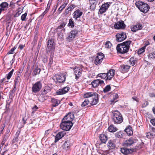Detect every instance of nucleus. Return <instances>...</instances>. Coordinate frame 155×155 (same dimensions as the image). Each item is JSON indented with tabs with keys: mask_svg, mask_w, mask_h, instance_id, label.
<instances>
[{
	"mask_svg": "<svg viewBox=\"0 0 155 155\" xmlns=\"http://www.w3.org/2000/svg\"><path fill=\"white\" fill-rule=\"evenodd\" d=\"M131 42V41H127L118 45L116 48L117 52L122 54L127 52Z\"/></svg>",
	"mask_w": 155,
	"mask_h": 155,
	"instance_id": "obj_1",
	"label": "nucleus"
},
{
	"mask_svg": "<svg viewBox=\"0 0 155 155\" xmlns=\"http://www.w3.org/2000/svg\"><path fill=\"white\" fill-rule=\"evenodd\" d=\"M98 94L95 92H87L84 95L85 98H91V105H95L98 102Z\"/></svg>",
	"mask_w": 155,
	"mask_h": 155,
	"instance_id": "obj_2",
	"label": "nucleus"
},
{
	"mask_svg": "<svg viewBox=\"0 0 155 155\" xmlns=\"http://www.w3.org/2000/svg\"><path fill=\"white\" fill-rule=\"evenodd\" d=\"M112 119L115 124H120L123 121L122 115L118 111H115L113 112Z\"/></svg>",
	"mask_w": 155,
	"mask_h": 155,
	"instance_id": "obj_3",
	"label": "nucleus"
},
{
	"mask_svg": "<svg viewBox=\"0 0 155 155\" xmlns=\"http://www.w3.org/2000/svg\"><path fill=\"white\" fill-rule=\"evenodd\" d=\"M136 4L139 9L144 13L147 12L149 9L148 5L142 1L137 2Z\"/></svg>",
	"mask_w": 155,
	"mask_h": 155,
	"instance_id": "obj_4",
	"label": "nucleus"
},
{
	"mask_svg": "<svg viewBox=\"0 0 155 155\" xmlns=\"http://www.w3.org/2000/svg\"><path fill=\"white\" fill-rule=\"evenodd\" d=\"M73 125V124L72 123H69L62 120L60 127L63 130L68 131L70 130Z\"/></svg>",
	"mask_w": 155,
	"mask_h": 155,
	"instance_id": "obj_5",
	"label": "nucleus"
},
{
	"mask_svg": "<svg viewBox=\"0 0 155 155\" xmlns=\"http://www.w3.org/2000/svg\"><path fill=\"white\" fill-rule=\"evenodd\" d=\"M55 48V45L53 39H51L48 40L46 48L47 52L53 51Z\"/></svg>",
	"mask_w": 155,
	"mask_h": 155,
	"instance_id": "obj_6",
	"label": "nucleus"
},
{
	"mask_svg": "<svg viewBox=\"0 0 155 155\" xmlns=\"http://www.w3.org/2000/svg\"><path fill=\"white\" fill-rule=\"evenodd\" d=\"M66 75L62 74L61 75H57L54 76L52 79L54 80H56L59 83H62L64 82L66 79Z\"/></svg>",
	"mask_w": 155,
	"mask_h": 155,
	"instance_id": "obj_7",
	"label": "nucleus"
},
{
	"mask_svg": "<svg viewBox=\"0 0 155 155\" xmlns=\"http://www.w3.org/2000/svg\"><path fill=\"white\" fill-rule=\"evenodd\" d=\"M42 87V84L40 81H38L34 84L32 88V91L34 93L39 92Z\"/></svg>",
	"mask_w": 155,
	"mask_h": 155,
	"instance_id": "obj_8",
	"label": "nucleus"
},
{
	"mask_svg": "<svg viewBox=\"0 0 155 155\" xmlns=\"http://www.w3.org/2000/svg\"><path fill=\"white\" fill-rule=\"evenodd\" d=\"M104 57V55L103 53H98L94 61V64L97 65L100 64L102 61Z\"/></svg>",
	"mask_w": 155,
	"mask_h": 155,
	"instance_id": "obj_9",
	"label": "nucleus"
},
{
	"mask_svg": "<svg viewBox=\"0 0 155 155\" xmlns=\"http://www.w3.org/2000/svg\"><path fill=\"white\" fill-rule=\"evenodd\" d=\"M67 20L68 19L67 18H64L62 19L60 25L58 26L56 28V30L58 31H59V30L61 29V31H63L64 32L65 29L64 28L67 24L68 22Z\"/></svg>",
	"mask_w": 155,
	"mask_h": 155,
	"instance_id": "obj_10",
	"label": "nucleus"
},
{
	"mask_svg": "<svg viewBox=\"0 0 155 155\" xmlns=\"http://www.w3.org/2000/svg\"><path fill=\"white\" fill-rule=\"evenodd\" d=\"M74 118V114L73 113H69L66 115L62 119V120L69 123H72V121Z\"/></svg>",
	"mask_w": 155,
	"mask_h": 155,
	"instance_id": "obj_11",
	"label": "nucleus"
},
{
	"mask_svg": "<svg viewBox=\"0 0 155 155\" xmlns=\"http://www.w3.org/2000/svg\"><path fill=\"white\" fill-rule=\"evenodd\" d=\"M78 31L77 29H74L71 31L69 34L67 38L68 40L71 41L73 40L77 35Z\"/></svg>",
	"mask_w": 155,
	"mask_h": 155,
	"instance_id": "obj_12",
	"label": "nucleus"
},
{
	"mask_svg": "<svg viewBox=\"0 0 155 155\" xmlns=\"http://www.w3.org/2000/svg\"><path fill=\"white\" fill-rule=\"evenodd\" d=\"M110 6V5L108 2L103 4L99 9L98 13L102 14L105 12L108 9Z\"/></svg>",
	"mask_w": 155,
	"mask_h": 155,
	"instance_id": "obj_13",
	"label": "nucleus"
},
{
	"mask_svg": "<svg viewBox=\"0 0 155 155\" xmlns=\"http://www.w3.org/2000/svg\"><path fill=\"white\" fill-rule=\"evenodd\" d=\"M116 37L117 41L121 42L126 39L127 35L125 33L122 32L120 33L117 34L116 35Z\"/></svg>",
	"mask_w": 155,
	"mask_h": 155,
	"instance_id": "obj_14",
	"label": "nucleus"
},
{
	"mask_svg": "<svg viewBox=\"0 0 155 155\" xmlns=\"http://www.w3.org/2000/svg\"><path fill=\"white\" fill-rule=\"evenodd\" d=\"M98 0H89L90 6L89 9L91 11H94L97 4Z\"/></svg>",
	"mask_w": 155,
	"mask_h": 155,
	"instance_id": "obj_15",
	"label": "nucleus"
},
{
	"mask_svg": "<svg viewBox=\"0 0 155 155\" xmlns=\"http://www.w3.org/2000/svg\"><path fill=\"white\" fill-rule=\"evenodd\" d=\"M126 27V25L123 21H120L115 23L114 28L116 29H123Z\"/></svg>",
	"mask_w": 155,
	"mask_h": 155,
	"instance_id": "obj_16",
	"label": "nucleus"
},
{
	"mask_svg": "<svg viewBox=\"0 0 155 155\" xmlns=\"http://www.w3.org/2000/svg\"><path fill=\"white\" fill-rule=\"evenodd\" d=\"M134 143V139L132 138H130L125 140L123 143V145L124 147H129Z\"/></svg>",
	"mask_w": 155,
	"mask_h": 155,
	"instance_id": "obj_17",
	"label": "nucleus"
},
{
	"mask_svg": "<svg viewBox=\"0 0 155 155\" xmlns=\"http://www.w3.org/2000/svg\"><path fill=\"white\" fill-rule=\"evenodd\" d=\"M104 83V81H103L100 79H97L92 81L91 84L93 87L95 88L97 87L99 85H102Z\"/></svg>",
	"mask_w": 155,
	"mask_h": 155,
	"instance_id": "obj_18",
	"label": "nucleus"
},
{
	"mask_svg": "<svg viewBox=\"0 0 155 155\" xmlns=\"http://www.w3.org/2000/svg\"><path fill=\"white\" fill-rule=\"evenodd\" d=\"M69 89L70 88L69 87H66L57 91L56 93L58 95L63 94L67 93L69 91Z\"/></svg>",
	"mask_w": 155,
	"mask_h": 155,
	"instance_id": "obj_19",
	"label": "nucleus"
},
{
	"mask_svg": "<svg viewBox=\"0 0 155 155\" xmlns=\"http://www.w3.org/2000/svg\"><path fill=\"white\" fill-rule=\"evenodd\" d=\"M143 28L142 25L140 23H137V24L133 25L131 28V30L133 32H135L136 31L141 29Z\"/></svg>",
	"mask_w": 155,
	"mask_h": 155,
	"instance_id": "obj_20",
	"label": "nucleus"
},
{
	"mask_svg": "<svg viewBox=\"0 0 155 155\" xmlns=\"http://www.w3.org/2000/svg\"><path fill=\"white\" fill-rule=\"evenodd\" d=\"M114 72L115 70L114 69H111L108 71L107 73V78L106 80H111L114 76Z\"/></svg>",
	"mask_w": 155,
	"mask_h": 155,
	"instance_id": "obj_21",
	"label": "nucleus"
},
{
	"mask_svg": "<svg viewBox=\"0 0 155 155\" xmlns=\"http://www.w3.org/2000/svg\"><path fill=\"white\" fill-rule=\"evenodd\" d=\"M130 66L127 65H122L120 66L119 68L120 71L122 73H125L128 71Z\"/></svg>",
	"mask_w": 155,
	"mask_h": 155,
	"instance_id": "obj_22",
	"label": "nucleus"
},
{
	"mask_svg": "<svg viewBox=\"0 0 155 155\" xmlns=\"http://www.w3.org/2000/svg\"><path fill=\"white\" fill-rule=\"evenodd\" d=\"M134 149H128L127 148H121L120 149L121 152L123 154L125 155L129 154L134 152Z\"/></svg>",
	"mask_w": 155,
	"mask_h": 155,
	"instance_id": "obj_23",
	"label": "nucleus"
},
{
	"mask_svg": "<svg viewBox=\"0 0 155 155\" xmlns=\"http://www.w3.org/2000/svg\"><path fill=\"white\" fill-rule=\"evenodd\" d=\"M74 70L75 75V78L78 79L81 74V68H75Z\"/></svg>",
	"mask_w": 155,
	"mask_h": 155,
	"instance_id": "obj_24",
	"label": "nucleus"
},
{
	"mask_svg": "<svg viewBox=\"0 0 155 155\" xmlns=\"http://www.w3.org/2000/svg\"><path fill=\"white\" fill-rule=\"evenodd\" d=\"M82 14L83 12H81L78 9L74 12L73 18L76 20L82 15Z\"/></svg>",
	"mask_w": 155,
	"mask_h": 155,
	"instance_id": "obj_25",
	"label": "nucleus"
},
{
	"mask_svg": "<svg viewBox=\"0 0 155 155\" xmlns=\"http://www.w3.org/2000/svg\"><path fill=\"white\" fill-rule=\"evenodd\" d=\"M65 133L64 131H61L59 132L55 136V142H56L60 139L63 137L65 134Z\"/></svg>",
	"mask_w": 155,
	"mask_h": 155,
	"instance_id": "obj_26",
	"label": "nucleus"
},
{
	"mask_svg": "<svg viewBox=\"0 0 155 155\" xmlns=\"http://www.w3.org/2000/svg\"><path fill=\"white\" fill-rule=\"evenodd\" d=\"M51 101L52 103V106L55 107L58 106L60 103V101L54 98H51Z\"/></svg>",
	"mask_w": 155,
	"mask_h": 155,
	"instance_id": "obj_27",
	"label": "nucleus"
},
{
	"mask_svg": "<svg viewBox=\"0 0 155 155\" xmlns=\"http://www.w3.org/2000/svg\"><path fill=\"white\" fill-rule=\"evenodd\" d=\"M8 4L6 2H3L0 4V8L3 11L6 10L8 8Z\"/></svg>",
	"mask_w": 155,
	"mask_h": 155,
	"instance_id": "obj_28",
	"label": "nucleus"
},
{
	"mask_svg": "<svg viewBox=\"0 0 155 155\" xmlns=\"http://www.w3.org/2000/svg\"><path fill=\"white\" fill-rule=\"evenodd\" d=\"M99 138L101 142L105 143L107 140V136L104 134H101L99 137Z\"/></svg>",
	"mask_w": 155,
	"mask_h": 155,
	"instance_id": "obj_29",
	"label": "nucleus"
},
{
	"mask_svg": "<svg viewBox=\"0 0 155 155\" xmlns=\"http://www.w3.org/2000/svg\"><path fill=\"white\" fill-rule=\"evenodd\" d=\"M125 131L129 136H130L133 134L132 128L130 126H129L127 127L125 129Z\"/></svg>",
	"mask_w": 155,
	"mask_h": 155,
	"instance_id": "obj_30",
	"label": "nucleus"
},
{
	"mask_svg": "<svg viewBox=\"0 0 155 155\" xmlns=\"http://www.w3.org/2000/svg\"><path fill=\"white\" fill-rule=\"evenodd\" d=\"M75 5L71 4L70 6L65 11L64 14L65 15H67L69 12L72 11L75 8Z\"/></svg>",
	"mask_w": 155,
	"mask_h": 155,
	"instance_id": "obj_31",
	"label": "nucleus"
},
{
	"mask_svg": "<svg viewBox=\"0 0 155 155\" xmlns=\"http://www.w3.org/2000/svg\"><path fill=\"white\" fill-rule=\"evenodd\" d=\"M51 91L50 87L48 86L45 87L42 91V94L45 95Z\"/></svg>",
	"mask_w": 155,
	"mask_h": 155,
	"instance_id": "obj_32",
	"label": "nucleus"
},
{
	"mask_svg": "<svg viewBox=\"0 0 155 155\" xmlns=\"http://www.w3.org/2000/svg\"><path fill=\"white\" fill-rule=\"evenodd\" d=\"M107 145L110 149H114L115 147V145L113 141L110 140L108 142Z\"/></svg>",
	"mask_w": 155,
	"mask_h": 155,
	"instance_id": "obj_33",
	"label": "nucleus"
},
{
	"mask_svg": "<svg viewBox=\"0 0 155 155\" xmlns=\"http://www.w3.org/2000/svg\"><path fill=\"white\" fill-rule=\"evenodd\" d=\"M44 94H41L39 96L38 99L39 101L41 102H43L47 99V97L44 96Z\"/></svg>",
	"mask_w": 155,
	"mask_h": 155,
	"instance_id": "obj_34",
	"label": "nucleus"
},
{
	"mask_svg": "<svg viewBox=\"0 0 155 155\" xmlns=\"http://www.w3.org/2000/svg\"><path fill=\"white\" fill-rule=\"evenodd\" d=\"M91 101H90L87 99H86L84 100V101L82 103L81 106L82 107H85L88 104H90L91 105Z\"/></svg>",
	"mask_w": 155,
	"mask_h": 155,
	"instance_id": "obj_35",
	"label": "nucleus"
},
{
	"mask_svg": "<svg viewBox=\"0 0 155 155\" xmlns=\"http://www.w3.org/2000/svg\"><path fill=\"white\" fill-rule=\"evenodd\" d=\"M108 130L110 132H113L116 131L117 129L113 125H111L109 127Z\"/></svg>",
	"mask_w": 155,
	"mask_h": 155,
	"instance_id": "obj_36",
	"label": "nucleus"
},
{
	"mask_svg": "<svg viewBox=\"0 0 155 155\" xmlns=\"http://www.w3.org/2000/svg\"><path fill=\"white\" fill-rule=\"evenodd\" d=\"M41 71V69L40 68H37L33 71V74L34 76H35L39 74Z\"/></svg>",
	"mask_w": 155,
	"mask_h": 155,
	"instance_id": "obj_37",
	"label": "nucleus"
},
{
	"mask_svg": "<svg viewBox=\"0 0 155 155\" xmlns=\"http://www.w3.org/2000/svg\"><path fill=\"white\" fill-rule=\"evenodd\" d=\"M98 76L103 79H106L107 78V73L99 74H98Z\"/></svg>",
	"mask_w": 155,
	"mask_h": 155,
	"instance_id": "obj_38",
	"label": "nucleus"
},
{
	"mask_svg": "<svg viewBox=\"0 0 155 155\" xmlns=\"http://www.w3.org/2000/svg\"><path fill=\"white\" fill-rule=\"evenodd\" d=\"M147 56L149 58L151 59V58H155V51L152 53L149 54Z\"/></svg>",
	"mask_w": 155,
	"mask_h": 155,
	"instance_id": "obj_39",
	"label": "nucleus"
},
{
	"mask_svg": "<svg viewBox=\"0 0 155 155\" xmlns=\"http://www.w3.org/2000/svg\"><path fill=\"white\" fill-rule=\"evenodd\" d=\"M146 46H145L142 47L140 49L137 51V53L138 54H141L143 52H144L146 48Z\"/></svg>",
	"mask_w": 155,
	"mask_h": 155,
	"instance_id": "obj_40",
	"label": "nucleus"
},
{
	"mask_svg": "<svg viewBox=\"0 0 155 155\" xmlns=\"http://www.w3.org/2000/svg\"><path fill=\"white\" fill-rule=\"evenodd\" d=\"M111 89V87L110 85H107L104 88L103 92L104 93L107 92L109 91Z\"/></svg>",
	"mask_w": 155,
	"mask_h": 155,
	"instance_id": "obj_41",
	"label": "nucleus"
},
{
	"mask_svg": "<svg viewBox=\"0 0 155 155\" xmlns=\"http://www.w3.org/2000/svg\"><path fill=\"white\" fill-rule=\"evenodd\" d=\"M74 21L71 18L69 20V23L68 24V26L73 28L74 27Z\"/></svg>",
	"mask_w": 155,
	"mask_h": 155,
	"instance_id": "obj_42",
	"label": "nucleus"
},
{
	"mask_svg": "<svg viewBox=\"0 0 155 155\" xmlns=\"http://www.w3.org/2000/svg\"><path fill=\"white\" fill-rule=\"evenodd\" d=\"M71 145V144L69 143V142L68 141H65L64 143V146L65 148H66L67 149H68L69 148Z\"/></svg>",
	"mask_w": 155,
	"mask_h": 155,
	"instance_id": "obj_43",
	"label": "nucleus"
},
{
	"mask_svg": "<svg viewBox=\"0 0 155 155\" xmlns=\"http://www.w3.org/2000/svg\"><path fill=\"white\" fill-rule=\"evenodd\" d=\"M14 71V69H12V71L8 74L7 76V79L9 80L10 78L13 74Z\"/></svg>",
	"mask_w": 155,
	"mask_h": 155,
	"instance_id": "obj_44",
	"label": "nucleus"
},
{
	"mask_svg": "<svg viewBox=\"0 0 155 155\" xmlns=\"http://www.w3.org/2000/svg\"><path fill=\"white\" fill-rule=\"evenodd\" d=\"M116 137L118 138H120L122 137V132L120 131L117 132L115 134Z\"/></svg>",
	"mask_w": 155,
	"mask_h": 155,
	"instance_id": "obj_45",
	"label": "nucleus"
},
{
	"mask_svg": "<svg viewBox=\"0 0 155 155\" xmlns=\"http://www.w3.org/2000/svg\"><path fill=\"white\" fill-rule=\"evenodd\" d=\"M111 43L109 41H107V42H106L105 44V46L106 48H110L111 47Z\"/></svg>",
	"mask_w": 155,
	"mask_h": 155,
	"instance_id": "obj_46",
	"label": "nucleus"
},
{
	"mask_svg": "<svg viewBox=\"0 0 155 155\" xmlns=\"http://www.w3.org/2000/svg\"><path fill=\"white\" fill-rule=\"evenodd\" d=\"M114 98L111 101V102L112 103L115 102L116 101H115L116 100L118 97V95L117 94H115L114 95Z\"/></svg>",
	"mask_w": 155,
	"mask_h": 155,
	"instance_id": "obj_47",
	"label": "nucleus"
},
{
	"mask_svg": "<svg viewBox=\"0 0 155 155\" xmlns=\"http://www.w3.org/2000/svg\"><path fill=\"white\" fill-rule=\"evenodd\" d=\"M16 49V47H15L12 48L8 53V54H13L14 53V51Z\"/></svg>",
	"mask_w": 155,
	"mask_h": 155,
	"instance_id": "obj_48",
	"label": "nucleus"
},
{
	"mask_svg": "<svg viewBox=\"0 0 155 155\" xmlns=\"http://www.w3.org/2000/svg\"><path fill=\"white\" fill-rule=\"evenodd\" d=\"M27 15V13H25L21 15V18L22 21H24L25 20Z\"/></svg>",
	"mask_w": 155,
	"mask_h": 155,
	"instance_id": "obj_49",
	"label": "nucleus"
},
{
	"mask_svg": "<svg viewBox=\"0 0 155 155\" xmlns=\"http://www.w3.org/2000/svg\"><path fill=\"white\" fill-rule=\"evenodd\" d=\"M20 79V77L19 76H17L15 80V84H17L18 83Z\"/></svg>",
	"mask_w": 155,
	"mask_h": 155,
	"instance_id": "obj_50",
	"label": "nucleus"
},
{
	"mask_svg": "<svg viewBox=\"0 0 155 155\" xmlns=\"http://www.w3.org/2000/svg\"><path fill=\"white\" fill-rule=\"evenodd\" d=\"M49 9L48 8H46L45 10L44 11V12L42 13L41 15V16H43L49 10Z\"/></svg>",
	"mask_w": 155,
	"mask_h": 155,
	"instance_id": "obj_51",
	"label": "nucleus"
},
{
	"mask_svg": "<svg viewBox=\"0 0 155 155\" xmlns=\"http://www.w3.org/2000/svg\"><path fill=\"white\" fill-rule=\"evenodd\" d=\"M52 0H49L48 3L47 4V8H48V9H49L50 6L52 2Z\"/></svg>",
	"mask_w": 155,
	"mask_h": 155,
	"instance_id": "obj_52",
	"label": "nucleus"
},
{
	"mask_svg": "<svg viewBox=\"0 0 155 155\" xmlns=\"http://www.w3.org/2000/svg\"><path fill=\"white\" fill-rule=\"evenodd\" d=\"M68 2H65L61 6L62 7V8H64L68 4Z\"/></svg>",
	"mask_w": 155,
	"mask_h": 155,
	"instance_id": "obj_53",
	"label": "nucleus"
},
{
	"mask_svg": "<svg viewBox=\"0 0 155 155\" xmlns=\"http://www.w3.org/2000/svg\"><path fill=\"white\" fill-rule=\"evenodd\" d=\"M148 103L147 101H144L143 104L142 105V107H146L148 105Z\"/></svg>",
	"mask_w": 155,
	"mask_h": 155,
	"instance_id": "obj_54",
	"label": "nucleus"
},
{
	"mask_svg": "<svg viewBox=\"0 0 155 155\" xmlns=\"http://www.w3.org/2000/svg\"><path fill=\"white\" fill-rule=\"evenodd\" d=\"M150 122L153 124V125L155 126V118L152 119L150 120Z\"/></svg>",
	"mask_w": 155,
	"mask_h": 155,
	"instance_id": "obj_55",
	"label": "nucleus"
},
{
	"mask_svg": "<svg viewBox=\"0 0 155 155\" xmlns=\"http://www.w3.org/2000/svg\"><path fill=\"white\" fill-rule=\"evenodd\" d=\"M20 130H18L16 133V134L15 135V137H17L18 138V136H19V135L20 134Z\"/></svg>",
	"mask_w": 155,
	"mask_h": 155,
	"instance_id": "obj_56",
	"label": "nucleus"
},
{
	"mask_svg": "<svg viewBox=\"0 0 155 155\" xmlns=\"http://www.w3.org/2000/svg\"><path fill=\"white\" fill-rule=\"evenodd\" d=\"M18 138L15 136L14 138L13 139L12 141V143H15L17 141Z\"/></svg>",
	"mask_w": 155,
	"mask_h": 155,
	"instance_id": "obj_57",
	"label": "nucleus"
},
{
	"mask_svg": "<svg viewBox=\"0 0 155 155\" xmlns=\"http://www.w3.org/2000/svg\"><path fill=\"white\" fill-rule=\"evenodd\" d=\"M53 57L51 56H50V58H49V64H51L53 62Z\"/></svg>",
	"mask_w": 155,
	"mask_h": 155,
	"instance_id": "obj_58",
	"label": "nucleus"
},
{
	"mask_svg": "<svg viewBox=\"0 0 155 155\" xmlns=\"http://www.w3.org/2000/svg\"><path fill=\"white\" fill-rule=\"evenodd\" d=\"M15 55L14 54L13 56V58H12L11 61H10V63H11V65L12 66V64L15 61Z\"/></svg>",
	"mask_w": 155,
	"mask_h": 155,
	"instance_id": "obj_59",
	"label": "nucleus"
},
{
	"mask_svg": "<svg viewBox=\"0 0 155 155\" xmlns=\"http://www.w3.org/2000/svg\"><path fill=\"white\" fill-rule=\"evenodd\" d=\"M38 108V107L36 105L35 106L32 108L33 112L36 111Z\"/></svg>",
	"mask_w": 155,
	"mask_h": 155,
	"instance_id": "obj_60",
	"label": "nucleus"
},
{
	"mask_svg": "<svg viewBox=\"0 0 155 155\" xmlns=\"http://www.w3.org/2000/svg\"><path fill=\"white\" fill-rule=\"evenodd\" d=\"M132 61H133V59H132V58H130V62L131 63V64L132 66H133L135 64V62Z\"/></svg>",
	"mask_w": 155,
	"mask_h": 155,
	"instance_id": "obj_61",
	"label": "nucleus"
},
{
	"mask_svg": "<svg viewBox=\"0 0 155 155\" xmlns=\"http://www.w3.org/2000/svg\"><path fill=\"white\" fill-rule=\"evenodd\" d=\"M25 46V45H20L19 46V48L20 49V50H22V49H23V48H24Z\"/></svg>",
	"mask_w": 155,
	"mask_h": 155,
	"instance_id": "obj_62",
	"label": "nucleus"
},
{
	"mask_svg": "<svg viewBox=\"0 0 155 155\" xmlns=\"http://www.w3.org/2000/svg\"><path fill=\"white\" fill-rule=\"evenodd\" d=\"M64 9V8H62V7H61V6H60V7L58 9V10L60 11V13H61L62 11V10Z\"/></svg>",
	"mask_w": 155,
	"mask_h": 155,
	"instance_id": "obj_63",
	"label": "nucleus"
},
{
	"mask_svg": "<svg viewBox=\"0 0 155 155\" xmlns=\"http://www.w3.org/2000/svg\"><path fill=\"white\" fill-rule=\"evenodd\" d=\"M8 136V135L7 136L6 135H5L4 137L3 140H5V141H6L7 139Z\"/></svg>",
	"mask_w": 155,
	"mask_h": 155,
	"instance_id": "obj_64",
	"label": "nucleus"
}]
</instances>
